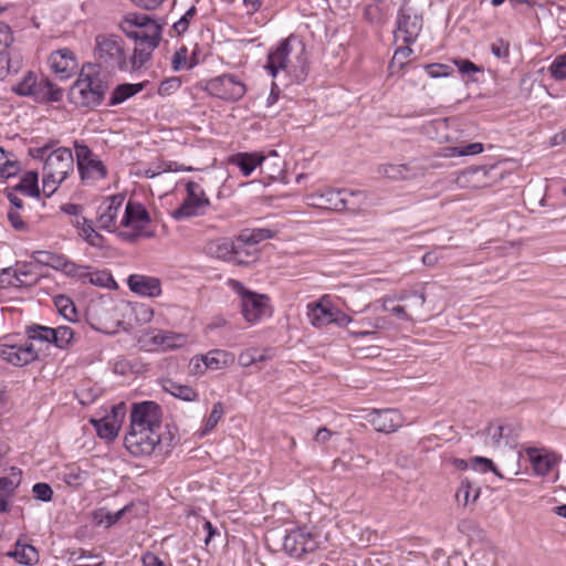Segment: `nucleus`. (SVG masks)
I'll return each instance as SVG.
<instances>
[{"mask_svg":"<svg viewBox=\"0 0 566 566\" xmlns=\"http://www.w3.org/2000/svg\"><path fill=\"white\" fill-rule=\"evenodd\" d=\"M108 87L97 66L86 64L70 88L69 101L77 107L94 109L103 103Z\"/></svg>","mask_w":566,"mask_h":566,"instance_id":"obj_1","label":"nucleus"},{"mask_svg":"<svg viewBox=\"0 0 566 566\" xmlns=\"http://www.w3.org/2000/svg\"><path fill=\"white\" fill-rule=\"evenodd\" d=\"M95 55L98 63L106 69L129 70L125 54V43L119 35L98 34L95 38Z\"/></svg>","mask_w":566,"mask_h":566,"instance_id":"obj_2","label":"nucleus"},{"mask_svg":"<svg viewBox=\"0 0 566 566\" xmlns=\"http://www.w3.org/2000/svg\"><path fill=\"white\" fill-rule=\"evenodd\" d=\"M12 91L20 96H30L39 103L62 99V91L59 87L45 77L38 78L33 72H28Z\"/></svg>","mask_w":566,"mask_h":566,"instance_id":"obj_3","label":"nucleus"},{"mask_svg":"<svg viewBox=\"0 0 566 566\" xmlns=\"http://www.w3.org/2000/svg\"><path fill=\"white\" fill-rule=\"evenodd\" d=\"M233 289L241 297V313L247 322L255 324L262 318L272 315L268 295L249 291L238 281L233 282Z\"/></svg>","mask_w":566,"mask_h":566,"instance_id":"obj_4","label":"nucleus"},{"mask_svg":"<svg viewBox=\"0 0 566 566\" xmlns=\"http://www.w3.org/2000/svg\"><path fill=\"white\" fill-rule=\"evenodd\" d=\"M291 52V39L281 41L276 48L269 52L265 69L272 77H275L280 71H285L289 74H293L295 81L301 83L305 81L307 76V69L304 62H302L298 69L290 67L289 56Z\"/></svg>","mask_w":566,"mask_h":566,"instance_id":"obj_5","label":"nucleus"},{"mask_svg":"<svg viewBox=\"0 0 566 566\" xmlns=\"http://www.w3.org/2000/svg\"><path fill=\"white\" fill-rule=\"evenodd\" d=\"M186 191L187 196L182 203L171 212V217L177 221L203 216L210 207V200L199 184L189 180L186 184Z\"/></svg>","mask_w":566,"mask_h":566,"instance_id":"obj_6","label":"nucleus"},{"mask_svg":"<svg viewBox=\"0 0 566 566\" xmlns=\"http://www.w3.org/2000/svg\"><path fill=\"white\" fill-rule=\"evenodd\" d=\"M422 27V15L418 14L415 9L409 6L408 0H405L397 13L396 30L394 32L396 40L401 38L405 44L415 43Z\"/></svg>","mask_w":566,"mask_h":566,"instance_id":"obj_7","label":"nucleus"},{"mask_svg":"<svg viewBox=\"0 0 566 566\" xmlns=\"http://www.w3.org/2000/svg\"><path fill=\"white\" fill-rule=\"evenodd\" d=\"M77 170L82 181L96 182L107 176L106 166L95 156L90 147L74 142Z\"/></svg>","mask_w":566,"mask_h":566,"instance_id":"obj_8","label":"nucleus"},{"mask_svg":"<svg viewBox=\"0 0 566 566\" xmlns=\"http://www.w3.org/2000/svg\"><path fill=\"white\" fill-rule=\"evenodd\" d=\"M161 430L132 429L125 436L124 444L127 451L135 457L150 455L160 444Z\"/></svg>","mask_w":566,"mask_h":566,"instance_id":"obj_9","label":"nucleus"},{"mask_svg":"<svg viewBox=\"0 0 566 566\" xmlns=\"http://www.w3.org/2000/svg\"><path fill=\"white\" fill-rule=\"evenodd\" d=\"M206 91L218 98L237 102L245 92V84L234 74H222L210 78L206 84Z\"/></svg>","mask_w":566,"mask_h":566,"instance_id":"obj_10","label":"nucleus"},{"mask_svg":"<svg viewBox=\"0 0 566 566\" xmlns=\"http://www.w3.org/2000/svg\"><path fill=\"white\" fill-rule=\"evenodd\" d=\"M129 419L132 429L161 430L163 410L155 401L135 402Z\"/></svg>","mask_w":566,"mask_h":566,"instance_id":"obj_11","label":"nucleus"},{"mask_svg":"<svg viewBox=\"0 0 566 566\" xmlns=\"http://www.w3.org/2000/svg\"><path fill=\"white\" fill-rule=\"evenodd\" d=\"M74 170V157L67 147H59L49 153L43 165V172L48 178L65 180Z\"/></svg>","mask_w":566,"mask_h":566,"instance_id":"obj_12","label":"nucleus"},{"mask_svg":"<svg viewBox=\"0 0 566 566\" xmlns=\"http://www.w3.org/2000/svg\"><path fill=\"white\" fill-rule=\"evenodd\" d=\"M203 251L207 255L219 260L249 264L250 260L242 258V249L239 239L218 238L206 243Z\"/></svg>","mask_w":566,"mask_h":566,"instance_id":"obj_13","label":"nucleus"},{"mask_svg":"<svg viewBox=\"0 0 566 566\" xmlns=\"http://www.w3.org/2000/svg\"><path fill=\"white\" fill-rule=\"evenodd\" d=\"M365 419L371 423L376 431L390 433L402 426V417L397 409H373Z\"/></svg>","mask_w":566,"mask_h":566,"instance_id":"obj_14","label":"nucleus"},{"mask_svg":"<svg viewBox=\"0 0 566 566\" xmlns=\"http://www.w3.org/2000/svg\"><path fill=\"white\" fill-rule=\"evenodd\" d=\"M0 357L14 366H24L38 359V350L30 340L20 345L6 344L0 347Z\"/></svg>","mask_w":566,"mask_h":566,"instance_id":"obj_15","label":"nucleus"},{"mask_svg":"<svg viewBox=\"0 0 566 566\" xmlns=\"http://www.w3.org/2000/svg\"><path fill=\"white\" fill-rule=\"evenodd\" d=\"M284 549L294 556H301L316 549L317 541L304 528L290 532L283 542Z\"/></svg>","mask_w":566,"mask_h":566,"instance_id":"obj_16","label":"nucleus"},{"mask_svg":"<svg viewBox=\"0 0 566 566\" xmlns=\"http://www.w3.org/2000/svg\"><path fill=\"white\" fill-rule=\"evenodd\" d=\"M124 195L107 197L97 209L98 228L113 231L116 226L117 214L124 203Z\"/></svg>","mask_w":566,"mask_h":566,"instance_id":"obj_17","label":"nucleus"},{"mask_svg":"<svg viewBox=\"0 0 566 566\" xmlns=\"http://www.w3.org/2000/svg\"><path fill=\"white\" fill-rule=\"evenodd\" d=\"M148 337L149 349L151 350H170L185 346L188 343L186 334L172 331H154L146 335Z\"/></svg>","mask_w":566,"mask_h":566,"instance_id":"obj_18","label":"nucleus"},{"mask_svg":"<svg viewBox=\"0 0 566 566\" xmlns=\"http://www.w3.org/2000/svg\"><path fill=\"white\" fill-rule=\"evenodd\" d=\"M150 222V214L143 203L133 200L126 203L122 227L145 230Z\"/></svg>","mask_w":566,"mask_h":566,"instance_id":"obj_19","label":"nucleus"},{"mask_svg":"<svg viewBox=\"0 0 566 566\" xmlns=\"http://www.w3.org/2000/svg\"><path fill=\"white\" fill-rule=\"evenodd\" d=\"M49 64L61 78H69L76 69L75 55L67 48L52 52L49 56Z\"/></svg>","mask_w":566,"mask_h":566,"instance_id":"obj_20","label":"nucleus"},{"mask_svg":"<svg viewBox=\"0 0 566 566\" xmlns=\"http://www.w3.org/2000/svg\"><path fill=\"white\" fill-rule=\"evenodd\" d=\"M526 454L534 472L541 476L547 475L553 467L557 463L556 455L554 453L547 452L544 449L531 447L526 449Z\"/></svg>","mask_w":566,"mask_h":566,"instance_id":"obj_21","label":"nucleus"},{"mask_svg":"<svg viewBox=\"0 0 566 566\" xmlns=\"http://www.w3.org/2000/svg\"><path fill=\"white\" fill-rule=\"evenodd\" d=\"M127 282L130 291L144 296L153 297L161 293L160 281L156 277L133 274Z\"/></svg>","mask_w":566,"mask_h":566,"instance_id":"obj_22","label":"nucleus"},{"mask_svg":"<svg viewBox=\"0 0 566 566\" xmlns=\"http://www.w3.org/2000/svg\"><path fill=\"white\" fill-rule=\"evenodd\" d=\"M265 158L262 153H238L229 157V164L238 167L244 177H249Z\"/></svg>","mask_w":566,"mask_h":566,"instance_id":"obj_23","label":"nucleus"},{"mask_svg":"<svg viewBox=\"0 0 566 566\" xmlns=\"http://www.w3.org/2000/svg\"><path fill=\"white\" fill-rule=\"evenodd\" d=\"M308 199L311 200L312 206L340 211L343 189L326 188L319 192L311 195Z\"/></svg>","mask_w":566,"mask_h":566,"instance_id":"obj_24","label":"nucleus"},{"mask_svg":"<svg viewBox=\"0 0 566 566\" xmlns=\"http://www.w3.org/2000/svg\"><path fill=\"white\" fill-rule=\"evenodd\" d=\"M367 193L363 190L343 188L340 211L359 213L367 206Z\"/></svg>","mask_w":566,"mask_h":566,"instance_id":"obj_25","label":"nucleus"},{"mask_svg":"<svg viewBox=\"0 0 566 566\" xmlns=\"http://www.w3.org/2000/svg\"><path fill=\"white\" fill-rule=\"evenodd\" d=\"M145 85H146V83H136V84L123 83V84L117 85L113 90L107 105L116 106V105L124 103L128 98H130L134 95L142 92L144 90Z\"/></svg>","mask_w":566,"mask_h":566,"instance_id":"obj_26","label":"nucleus"},{"mask_svg":"<svg viewBox=\"0 0 566 566\" xmlns=\"http://www.w3.org/2000/svg\"><path fill=\"white\" fill-rule=\"evenodd\" d=\"M7 555L13 557L19 564L24 566H34L39 562L36 548L30 544H21L20 542H18L15 548Z\"/></svg>","mask_w":566,"mask_h":566,"instance_id":"obj_27","label":"nucleus"},{"mask_svg":"<svg viewBox=\"0 0 566 566\" xmlns=\"http://www.w3.org/2000/svg\"><path fill=\"white\" fill-rule=\"evenodd\" d=\"M387 324V319L385 317H364L360 321L356 322V325L361 328L355 329L350 332V335L354 337H365L369 335H375L377 329L385 328Z\"/></svg>","mask_w":566,"mask_h":566,"instance_id":"obj_28","label":"nucleus"},{"mask_svg":"<svg viewBox=\"0 0 566 566\" xmlns=\"http://www.w3.org/2000/svg\"><path fill=\"white\" fill-rule=\"evenodd\" d=\"M275 235V232L271 229L266 228H256L252 229L251 231H243L238 235L239 244L241 245V249L244 248V245H254L258 244L264 240L272 239Z\"/></svg>","mask_w":566,"mask_h":566,"instance_id":"obj_29","label":"nucleus"},{"mask_svg":"<svg viewBox=\"0 0 566 566\" xmlns=\"http://www.w3.org/2000/svg\"><path fill=\"white\" fill-rule=\"evenodd\" d=\"M126 34L128 38L135 40L136 44L150 45V43H156L157 48L161 40V25L151 23L149 31H133Z\"/></svg>","mask_w":566,"mask_h":566,"instance_id":"obj_30","label":"nucleus"},{"mask_svg":"<svg viewBox=\"0 0 566 566\" xmlns=\"http://www.w3.org/2000/svg\"><path fill=\"white\" fill-rule=\"evenodd\" d=\"M91 422L94 426L97 436L108 441L114 440L120 429L116 420H111L106 416L101 419H92Z\"/></svg>","mask_w":566,"mask_h":566,"instance_id":"obj_31","label":"nucleus"},{"mask_svg":"<svg viewBox=\"0 0 566 566\" xmlns=\"http://www.w3.org/2000/svg\"><path fill=\"white\" fill-rule=\"evenodd\" d=\"M39 176L36 171H28L20 179L19 184L11 188L13 191L21 192L25 196L30 197H39Z\"/></svg>","mask_w":566,"mask_h":566,"instance_id":"obj_32","label":"nucleus"},{"mask_svg":"<svg viewBox=\"0 0 566 566\" xmlns=\"http://www.w3.org/2000/svg\"><path fill=\"white\" fill-rule=\"evenodd\" d=\"M22 66V60L18 54L11 51L0 53V80H4L10 74H15Z\"/></svg>","mask_w":566,"mask_h":566,"instance_id":"obj_33","label":"nucleus"},{"mask_svg":"<svg viewBox=\"0 0 566 566\" xmlns=\"http://www.w3.org/2000/svg\"><path fill=\"white\" fill-rule=\"evenodd\" d=\"M310 313L308 318L312 325L315 327H322L331 324V317L333 316L332 306H323L319 303H315L314 305H308Z\"/></svg>","mask_w":566,"mask_h":566,"instance_id":"obj_34","label":"nucleus"},{"mask_svg":"<svg viewBox=\"0 0 566 566\" xmlns=\"http://www.w3.org/2000/svg\"><path fill=\"white\" fill-rule=\"evenodd\" d=\"M509 427L499 423H489V426L482 431L485 436V444L491 447H499L503 439L509 443L507 433Z\"/></svg>","mask_w":566,"mask_h":566,"instance_id":"obj_35","label":"nucleus"},{"mask_svg":"<svg viewBox=\"0 0 566 566\" xmlns=\"http://www.w3.org/2000/svg\"><path fill=\"white\" fill-rule=\"evenodd\" d=\"M21 480V470L12 467L9 475L0 478V494L6 497L12 495L15 489L20 485Z\"/></svg>","mask_w":566,"mask_h":566,"instance_id":"obj_36","label":"nucleus"},{"mask_svg":"<svg viewBox=\"0 0 566 566\" xmlns=\"http://www.w3.org/2000/svg\"><path fill=\"white\" fill-rule=\"evenodd\" d=\"M480 496V488H473L472 483L465 478L461 480V484L455 493L459 504L467 506L470 501L474 502Z\"/></svg>","mask_w":566,"mask_h":566,"instance_id":"obj_37","label":"nucleus"},{"mask_svg":"<svg viewBox=\"0 0 566 566\" xmlns=\"http://www.w3.org/2000/svg\"><path fill=\"white\" fill-rule=\"evenodd\" d=\"M155 49L156 43H150V45L136 44L134 54L129 61L130 70H139L147 61H149Z\"/></svg>","mask_w":566,"mask_h":566,"instance_id":"obj_38","label":"nucleus"},{"mask_svg":"<svg viewBox=\"0 0 566 566\" xmlns=\"http://www.w3.org/2000/svg\"><path fill=\"white\" fill-rule=\"evenodd\" d=\"M229 354L224 350L214 349L201 356L205 368L218 370L223 368L228 363Z\"/></svg>","mask_w":566,"mask_h":566,"instance_id":"obj_39","label":"nucleus"},{"mask_svg":"<svg viewBox=\"0 0 566 566\" xmlns=\"http://www.w3.org/2000/svg\"><path fill=\"white\" fill-rule=\"evenodd\" d=\"M54 304L59 313L67 321L75 322L77 316L76 307L73 301L65 295H57L54 297Z\"/></svg>","mask_w":566,"mask_h":566,"instance_id":"obj_40","label":"nucleus"},{"mask_svg":"<svg viewBox=\"0 0 566 566\" xmlns=\"http://www.w3.org/2000/svg\"><path fill=\"white\" fill-rule=\"evenodd\" d=\"M28 340H40L48 342L53 344L54 338V328L43 326V325H33L27 329Z\"/></svg>","mask_w":566,"mask_h":566,"instance_id":"obj_41","label":"nucleus"},{"mask_svg":"<svg viewBox=\"0 0 566 566\" xmlns=\"http://www.w3.org/2000/svg\"><path fill=\"white\" fill-rule=\"evenodd\" d=\"M86 280L91 284L96 285V286H102V287H116L117 286L112 274L106 271L88 272V270H86Z\"/></svg>","mask_w":566,"mask_h":566,"instance_id":"obj_42","label":"nucleus"},{"mask_svg":"<svg viewBox=\"0 0 566 566\" xmlns=\"http://www.w3.org/2000/svg\"><path fill=\"white\" fill-rule=\"evenodd\" d=\"M223 413H224V410H223L222 402H220V401L216 402L213 405V408H212L210 415L205 420L203 428L200 432V436H206L210 431H212L216 428V426L218 424V422L221 420V418L223 417Z\"/></svg>","mask_w":566,"mask_h":566,"instance_id":"obj_43","label":"nucleus"},{"mask_svg":"<svg viewBox=\"0 0 566 566\" xmlns=\"http://www.w3.org/2000/svg\"><path fill=\"white\" fill-rule=\"evenodd\" d=\"M20 171V165L17 160H12L4 155V150L0 147V179H7L15 176Z\"/></svg>","mask_w":566,"mask_h":566,"instance_id":"obj_44","label":"nucleus"},{"mask_svg":"<svg viewBox=\"0 0 566 566\" xmlns=\"http://www.w3.org/2000/svg\"><path fill=\"white\" fill-rule=\"evenodd\" d=\"M167 390L176 398H179L185 401H195L198 399V394L190 386L170 382Z\"/></svg>","mask_w":566,"mask_h":566,"instance_id":"obj_45","label":"nucleus"},{"mask_svg":"<svg viewBox=\"0 0 566 566\" xmlns=\"http://www.w3.org/2000/svg\"><path fill=\"white\" fill-rule=\"evenodd\" d=\"M61 210L72 217L71 224L75 227H80L85 224L87 218H85L83 213V206L77 203H66L61 207Z\"/></svg>","mask_w":566,"mask_h":566,"instance_id":"obj_46","label":"nucleus"},{"mask_svg":"<svg viewBox=\"0 0 566 566\" xmlns=\"http://www.w3.org/2000/svg\"><path fill=\"white\" fill-rule=\"evenodd\" d=\"M54 334L53 345L61 349L66 348L74 337V332L69 326H59L57 328H54Z\"/></svg>","mask_w":566,"mask_h":566,"instance_id":"obj_47","label":"nucleus"},{"mask_svg":"<svg viewBox=\"0 0 566 566\" xmlns=\"http://www.w3.org/2000/svg\"><path fill=\"white\" fill-rule=\"evenodd\" d=\"M470 467L480 472H493L496 476L500 479H503V475L497 471L496 467L494 465L493 461L489 458L484 457H473L470 460Z\"/></svg>","mask_w":566,"mask_h":566,"instance_id":"obj_48","label":"nucleus"},{"mask_svg":"<svg viewBox=\"0 0 566 566\" xmlns=\"http://www.w3.org/2000/svg\"><path fill=\"white\" fill-rule=\"evenodd\" d=\"M551 76L556 81H566V54L557 55L548 67Z\"/></svg>","mask_w":566,"mask_h":566,"instance_id":"obj_49","label":"nucleus"},{"mask_svg":"<svg viewBox=\"0 0 566 566\" xmlns=\"http://www.w3.org/2000/svg\"><path fill=\"white\" fill-rule=\"evenodd\" d=\"M424 70L432 78L447 77L453 73V69L450 65L442 63L426 64Z\"/></svg>","mask_w":566,"mask_h":566,"instance_id":"obj_50","label":"nucleus"},{"mask_svg":"<svg viewBox=\"0 0 566 566\" xmlns=\"http://www.w3.org/2000/svg\"><path fill=\"white\" fill-rule=\"evenodd\" d=\"M34 499L42 502H50L53 499V490L50 484L44 482L35 483L32 488Z\"/></svg>","mask_w":566,"mask_h":566,"instance_id":"obj_51","label":"nucleus"},{"mask_svg":"<svg viewBox=\"0 0 566 566\" xmlns=\"http://www.w3.org/2000/svg\"><path fill=\"white\" fill-rule=\"evenodd\" d=\"M412 53L413 51L410 48V44L398 48L394 53L390 67L392 69L395 65H398L399 69H402L406 64V61L411 56Z\"/></svg>","mask_w":566,"mask_h":566,"instance_id":"obj_52","label":"nucleus"},{"mask_svg":"<svg viewBox=\"0 0 566 566\" xmlns=\"http://www.w3.org/2000/svg\"><path fill=\"white\" fill-rule=\"evenodd\" d=\"M86 270H88V266L78 265L66 259L65 265L62 268L61 271L69 276L80 277L83 281H86Z\"/></svg>","mask_w":566,"mask_h":566,"instance_id":"obj_53","label":"nucleus"},{"mask_svg":"<svg viewBox=\"0 0 566 566\" xmlns=\"http://www.w3.org/2000/svg\"><path fill=\"white\" fill-rule=\"evenodd\" d=\"M197 13V9L195 6H191L186 12L185 14L177 21L174 23L172 28L174 30L178 33V34H182L185 33L188 28H189V23L190 21L193 19V17L196 15Z\"/></svg>","mask_w":566,"mask_h":566,"instance_id":"obj_54","label":"nucleus"},{"mask_svg":"<svg viewBox=\"0 0 566 566\" xmlns=\"http://www.w3.org/2000/svg\"><path fill=\"white\" fill-rule=\"evenodd\" d=\"M86 478V472L82 471L77 467H69L66 472L64 473V481L70 485H78Z\"/></svg>","mask_w":566,"mask_h":566,"instance_id":"obj_55","label":"nucleus"},{"mask_svg":"<svg viewBox=\"0 0 566 566\" xmlns=\"http://www.w3.org/2000/svg\"><path fill=\"white\" fill-rule=\"evenodd\" d=\"M188 65V49L186 46L179 48L172 59H171V67L174 71H180L182 69H187Z\"/></svg>","mask_w":566,"mask_h":566,"instance_id":"obj_56","label":"nucleus"},{"mask_svg":"<svg viewBox=\"0 0 566 566\" xmlns=\"http://www.w3.org/2000/svg\"><path fill=\"white\" fill-rule=\"evenodd\" d=\"M181 86V80L177 76L168 77L161 81L158 93L161 96L170 95Z\"/></svg>","mask_w":566,"mask_h":566,"instance_id":"obj_57","label":"nucleus"},{"mask_svg":"<svg viewBox=\"0 0 566 566\" xmlns=\"http://www.w3.org/2000/svg\"><path fill=\"white\" fill-rule=\"evenodd\" d=\"M265 359V356L263 354H260L256 349H248L240 354L239 356V363L242 366H251L254 363L263 361Z\"/></svg>","mask_w":566,"mask_h":566,"instance_id":"obj_58","label":"nucleus"},{"mask_svg":"<svg viewBox=\"0 0 566 566\" xmlns=\"http://www.w3.org/2000/svg\"><path fill=\"white\" fill-rule=\"evenodd\" d=\"M93 518L97 525H103L105 527H111L112 525L116 524L113 517V512H108L104 507L95 511Z\"/></svg>","mask_w":566,"mask_h":566,"instance_id":"obj_59","label":"nucleus"},{"mask_svg":"<svg viewBox=\"0 0 566 566\" xmlns=\"http://www.w3.org/2000/svg\"><path fill=\"white\" fill-rule=\"evenodd\" d=\"M410 298H413L416 301V305L418 307H423L426 303V295L423 293H418L416 291H401L396 300L398 301H409Z\"/></svg>","mask_w":566,"mask_h":566,"instance_id":"obj_60","label":"nucleus"},{"mask_svg":"<svg viewBox=\"0 0 566 566\" xmlns=\"http://www.w3.org/2000/svg\"><path fill=\"white\" fill-rule=\"evenodd\" d=\"M453 63L457 65L459 72L462 74L470 75L482 71L481 67L475 65L470 60L457 59L453 61Z\"/></svg>","mask_w":566,"mask_h":566,"instance_id":"obj_61","label":"nucleus"},{"mask_svg":"<svg viewBox=\"0 0 566 566\" xmlns=\"http://www.w3.org/2000/svg\"><path fill=\"white\" fill-rule=\"evenodd\" d=\"M158 169L161 172H170V171H192L193 168L190 166H185L178 164L177 161L164 160L159 164Z\"/></svg>","mask_w":566,"mask_h":566,"instance_id":"obj_62","label":"nucleus"},{"mask_svg":"<svg viewBox=\"0 0 566 566\" xmlns=\"http://www.w3.org/2000/svg\"><path fill=\"white\" fill-rule=\"evenodd\" d=\"M353 322H354V319L352 318V316H349L346 313H343L338 308H335V307L333 308V316L331 317V324L333 323L339 327H345Z\"/></svg>","mask_w":566,"mask_h":566,"instance_id":"obj_63","label":"nucleus"},{"mask_svg":"<svg viewBox=\"0 0 566 566\" xmlns=\"http://www.w3.org/2000/svg\"><path fill=\"white\" fill-rule=\"evenodd\" d=\"M510 45L504 40L500 39L491 44V52L494 56L503 59L509 56Z\"/></svg>","mask_w":566,"mask_h":566,"instance_id":"obj_64","label":"nucleus"}]
</instances>
